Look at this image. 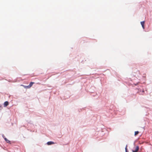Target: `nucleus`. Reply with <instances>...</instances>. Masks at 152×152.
I'll list each match as a JSON object with an SVG mask.
<instances>
[{"label":"nucleus","mask_w":152,"mask_h":152,"mask_svg":"<svg viewBox=\"0 0 152 152\" xmlns=\"http://www.w3.org/2000/svg\"><path fill=\"white\" fill-rule=\"evenodd\" d=\"M144 92V90H142V92L143 93V92Z\"/></svg>","instance_id":"1a4fd4ad"},{"label":"nucleus","mask_w":152,"mask_h":152,"mask_svg":"<svg viewBox=\"0 0 152 152\" xmlns=\"http://www.w3.org/2000/svg\"><path fill=\"white\" fill-rule=\"evenodd\" d=\"M139 132L138 131H136L134 132V135L136 136L139 133Z\"/></svg>","instance_id":"0eeeda50"},{"label":"nucleus","mask_w":152,"mask_h":152,"mask_svg":"<svg viewBox=\"0 0 152 152\" xmlns=\"http://www.w3.org/2000/svg\"><path fill=\"white\" fill-rule=\"evenodd\" d=\"M54 142L52 141L48 142L47 143V144L48 145H51V144H54Z\"/></svg>","instance_id":"39448f33"},{"label":"nucleus","mask_w":152,"mask_h":152,"mask_svg":"<svg viewBox=\"0 0 152 152\" xmlns=\"http://www.w3.org/2000/svg\"><path fill=\"white\" fill-rule=\"evenodd\" d=\"M145 21H143L141 22V24L142 25V27L143 29L145 28L144 27V24H145Z\"/></svg>","instance_id":"20e7f679"},{"label":"nucleus","mask_w":152,"mask_h":152,"mask_svg":"<svg viewBox=\"0 0 152 152\" xmlns=\"http://www.w3.org/2000/svg\"><path fill=\"white\" fill-rule=\"evenodd\" d=\"M140 91H139V94H140Z\"/></svg>","instance_id":"9d476101"},{"label":"nucleus","mask_w":152,"mask_h":152,"mask_svg":"<svg viewBox=\"0 0 152 152\" xmlns=\"http://www.w3.org/2000/svg\"><path fill=\"white\" fill-rule=\"evenodd\" d=\"M9 104V103L7 101L5 102L4 103V107H6Z\"/></svg>","instance_id":"423d86ee"},{"label":"nucleus","mask_w":152,"mask_h":152,"mask_svg":"<svg viewBox=\"0 0 152 152\" xmlns=\"http://www.w3.org/2000/svg\"><path fill=\"white\" fill-rule=\"evenodd\" d=\"M134 150H132L133 152H137L139 149V147L138 146H137L134 147Z\"/></svg>","instance_id":"f03ea898"},{"label":"nucleus","mask_w":152,"mask_h":152,"mask_svg":"<svg viewBox=\"0 0 152 152\" xmlns=\"http://www.w3.org/2000/svg\"><path fill=\"white\" fill-rule=\"evenodd\" d=\"M3 137L4 138L5 141L8 143H10V141L7 139L5 137H4V135H3Z\"/></svg>","instance_id":"7ed1b4c3"},{"label":"nucleus","mask_w":152,"mask_h":152,"mask_svg":"<svg viewBox=\"0 0 152 152\" xmlns=\"http://www.w3.org/2000/svg\"><path fill=\"white\" fill-rule=\"evenodd\" d=\"M34 83V82H31L28 86H25L24 88H30L33 85Z\"/></svg>","instance_id":"f257e3e1"},{"label":"nucleus","mask_w":152,"mask_h":152,"mask_svg":"<svg viewBox=\"0 0 152 152\" xmlns=\"http://www.w3.org/2000/svg\"><path fill=\"white\" fill-rule=\"evenodd\" d=\"M125 150H126V152H128L127 151V147H126V148H125Z\"/></svg>","instance_id":"6e6552de"}]
</instances>
